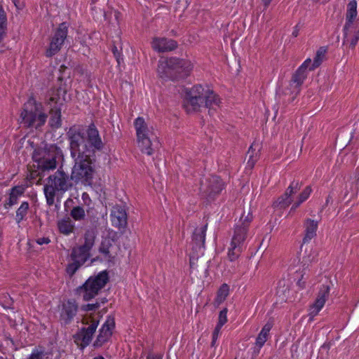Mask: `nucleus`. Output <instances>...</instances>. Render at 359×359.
<instances>
[{
	"mask_svg": "<svg viewBox=\"0 0 359 359\" xmlns=\"http://www.w3.org/2000/svg\"><path fill=\"white\" fill-rule=\"evenodd\" d=\"M71 157L74 160L70 179L76 184L90 186L95 176V168L90 156L102 147L98 130L93 126L87 130L86 138L79 128L72 127L68 132Z\"/></svg>",
	"mask_w": 359,
	"mask_h": 359,
	"instance_id": "obj_1",
	"label": "nucleus"
},
{
	"mask_svg": "<svg viewBox=\"0 0 359 359\" xmlns=\"http://www.w3.org/2000/svg\"><path fill=\"white\" fill-rule=\"evenodd\" d=\"M210 97L217 102L213 91L201 85L194 86L186 92L184 107L188 113L198 111L203 104H210Z\"/></svg>",
	"mask_w": 359,
	"mask_h": 359,
	"instance_id": "obj_2",
	"label": "nucleus"
},
{
	"mask_svg": "<svg viewBox=\"0 0 359 359\" xmlns=\"http://www.w3.org/2000/svg\"><path fill=\"white\" fill-rule=\"evenodd\" d=\"M20 117V123L25 127L35 128L44 125L47 118L41 104L37 102L34 98H29L24 104Z\"/></svg>",
	"mask_w": 359,
	"mask_h": 359,
	"instance_id": "obj_3",
	"label": "nucleus"
},
{
	"mask_svg": "<svg viewBox=\"0 0 359 359\" xmlns=\"http://www.w3.org/2000/svg\"><path fill=\"white\" fill-rule=\"evenodd\" d=\"M69 187L68 176L65 172L59 170L54 175H50L43 189L47 203L53 204L56 192L65 191Z\"/></svg>",
	"mask_w": 359,
	"mask_h": 359,
	"instance_id": "obj_4",
	"label": "nucleus"
},
{
	"mask_svg": "<svg viewBox=\"0 0 359 359\" xmlns=\"http://www.w3.org/2000/svg\"><path fill=\"white\" fill-rule=\"evenodd\" d=\"M66 95L67 90L62 86L51 90L48 94V104L51 107L50 124L52 127L58 128L60 126V106L66 100Z\"/></svg>",
	"mask_w": 359,
	"mask_h": 359,
	"instance_id": "obj_5",
	"label": "nucleus"
},
{
	"mask_svg": "<svg viewBox=\"0 0 359 359\" xmlns=\"http://www.w3.org/2000/svg\"><path fill=\"white\" fill-rule=\"evenodd\" d=\"M100 315L97 313H88L82 320L84 327L77 334V337L81 341V345L88 346L93 338L100 321Z\"/></svg>",
	"mask_w": 359,
	"mask_h": 359,
	"instance_id": "obj_6",
	"label": "nucleus"
},
{
	"mask_svg": "<svg viewBox=\"0 0 359 359\" xmlns=\"http://www.w3.org/2000/svg\"><path fill=\"white\" fill-rule=\"evenodd\" d=\"M107 281L108 275L106 271H102L95 276H90L81 288L83 299L88 301L93 298Z\"/></svg>",
	"mask_w": 359,
	"mask_h": 359,
	"instance_id": "obj_7",
	"label": "nucleus"
},
{
	"mask_svg": "<svg viewBox=\"0 0 359 359\" xmlns=\"http://www.w3.org/2000/svg\"><path fill=\"white\" fill-rule=\"evenodd\" d=\"M95 238V235L94 231H86L84 236V243L72 250V260L80 264H83L90 257V251L94 245Z\"/></svg>",
	"mask_w": 359,
	"mask_h": 359,
	"instance_id": "obj_8",
	"label": "nucleus"
},
{
	"mask_svg": "<svg viewBox=\"0 0 359 359\" xmlns=\"http://www.w3.org/2000/svg\"><path fill=\"white\" fill-rule=\"evenodd\" d=\"M67 33L68 25L66 22L61 23L56 29L46 49V55L47 57H52L60 50L67 39Z\"/></svg>",
	"mask_w": 359,
	"mask_h": 359,
	"instance_id": "obj_9",
	"label": "nucleus"
},
{
	"mask_svg": "<svg viewBox=\"0 0 359 359\" xmlns=\"http://www.w3.org/2000/svg\"><path fill=\"white\" fill-rule=\"evenodd\" d=\"M252 219L251 215H243L237 223L231 243L243 248L247 238L248 229Z\"/></svg>",
	"mask_w": 359,
	"mask_h": 359,
	"instance_id": "obj_10",
	"label": "nucleus"
},
{
	"mask_svg": "<svg viewBox=\"0 0 359 359\" xmlns=\"http://www.w3.org/2000/svg\"><path fill=\"white\" fill-rule=\"evenodd\" d=\"M62 151L56 147H51L48 153H46L41 158L35 161L38 162V167L43 171H49L56 168L57 158L62 156Z\"/></svg>",
	"mask_w": 359,
	"mask_h": 359,
	"instance_id": "obj_11",
	"label": "nucleus"
},
{
	"mask_svg": "<svg viewBox=\"0 0 359 359\" xmlns=\"http://www.w3.org/2000/svg\"><path fill=\"white\" fill-rule=\"evenodd\" d=\"M224 188V183L217 176H211L202 181L200 190L208 197H213L219 194Z\"/></svg>",
	"mask_w": 359,
	"mask_h": 359,
	"instance_id": "obj_12",
	"label": "nucleus"
},
{
	"mask_svg": "<svg viewBox=\"0 0 359 359\" xmlns=\"http://www.w3.org/2000/svg\"><path fill=\"white\" fill-rule=\"evenodd\" d=\"M170 65L175 78L176 76L180 78L187 76L193 69V64L191 61L185 59L171 57Z\"/></svg>",
	"mask_w": 359,
	"mask_h": 359,
	"instance_id": "obj_13",
	"label": "nucleus"
},
{
	"mask_svg": "<svg viewBox=\"0 0 359 359\" xmlns=\"http://www.w3.org/2000/svg\"><path fill=\"white\" fill-rule=\"evenodd\" d=\"M330 287L327 285H323L320 287L315 302L309 309V316L311 320L316 316L323 309L329 296Z\"/></svg>",
	"mask_w": 359,
	"mask_h": 359,
	"instance_id": "obj_14",
	"label": "nucleus"
},
{
	"mask_svg": "<svg viewBox=\"0 0 359 359\" xmlns=\"http://www.w3.org/2000/svg\"><path fill=\"white\" fill-rule=\"evenodd\" d=\"M115 323L114 318L108 316L104 323L99 330V334L95 341L93 346L100 347L105 344L111 337Z\"/></svg>",
	"mask_w": 359,
	"mask_h": 359,
	"instance_id": "obj_15",
	"label": "nucleus"
},
{
	"mask_svg": "<svg viewBox=\"0 0 359 359\" xmlns=\"http://www.w3.org/2000/svg\"><path fill=\"white\" fill-rule=\"evenodd\" d=\"M99 251L107 261H112L117 255L118 248L110 236L103 237Z\"/></svg>",
	"mask_w": 359,
	"mask_h": 359,
	"instance_id": "obj_16",
	"label": "nucleus"
},
{
	"mask_svg": "<svg viewBox=\"0 0 359 359\" xmlns=\"http://www.w3.org/2000/svg\"><path fill=\"white\" fill-rule=\"evenodd\" d=\"M137 137L154 136L153 126L146 121L143 117H137L134 121Z\"/></svg>",
	"mask_w": 359,
	"mask_h": 359,
	"instance_id": "obj_17",
	"label": "nucleus"
},
{
	"mask_svg": "<svg viewBox=\"0 0 359 359\" xmlns=\"http://www.w3.org/2000/svg\"><path fill=\"white\" fill-rule=\"evenodd\" d=\"M112 225L121 228L127 224V215L126 210L121 206H114L111 212Z\"/></svg>",
	"mask_w": 359,
	"mask_h": 359,
	"instance_id": "obj_18",
	"label": "nucleus"
},
{
	"mask_svg": "<svg viewBox=\"0 0 359 359\" xmlns=\"http://www.w3.org/2000/svg\"><path fill=\"white\" fill-rule=\"evenodd\" d=\"M205 231L206 226H202L196 229L193 235V241L194 242L193 249L197 251L198 256L203 254Z\"/></svg>",
	"mask_w": 359,
	"mask_h": 359,
	"instance_id": "obj_19",
	"label": "nucleus"
},
{
	"mask_svg": "<svg viewBox=\"0 0 359 359\" xmlns=\"http://www.w3.org/2000/svg\"><path fill=\"white\" fill-rule=\"evenodd\" d=\"M151 46L158 52H165L174 50L177 47V43L165 38H154Z\"/></svg>",
	"mask_w": 359,
	"mask_h": 359,
	"instance_id": "obj_20",
	"label": "nucleus"
},
{
	"mask_svg": "<svg viewBox=\"0 0 359 359\" xmlns=\"http://www.w3.org/2000/svg\"><path fill=\"white\" fill-rule=\"evenodd\" d=\"M357 6L358 4L355 0L351 1L347 5L346 23L344 25L346 29L358 26L354 23L358 15Z\"/></svg>",
	"mask_w": 359,
	"mask_h": 359,
	"instance_id": "obj_21",
	"label": "nucleus"
},
{
	"mask_svg": "<svg viewBox=\"0 0 359 359\" xmlns=\"http://www.w3.org/2000/svg\"><path fill=\"white\" fill-rule=\"evenodd\" d=\"M157 72L158 76L163 79H174L172 67L170 65V58H162L159 60Z\"/></svg>",
	"mask_w": 359,
	"mask_h": 359,
	"instance_id": "obj_22",
	"label": "nucleus"
},
{
	"mask_svg": "<svg viewBox=\"0 0 359 359\" xmlns=\"http://www.w3.org/2000/svg\"><path fill=\"white\" fill-rule=\"evenodd\" d=\"M300 189V184L293 181L285 193L279 198V203L283 206H288L293 202L292 195L296 194Z\"/></svg>",
	"mask_w": 359,
	"mask_h": 359,
	"instance_id": "obj_23",
	"label": "nucleus"
},
{
	"mask_svg": "<svg viewBox=\"0 0 359 359\" xmlns=\"http://www.w3.org/2000/svg\"><path fill=\"white\" fill-rule=\"evenodd\" d=\"M344 43L349 44L351 48H354L359 40V27H353L346 29L344 27Z\"/></svg>",
	"mask_w": 359,
	"mask_h": 359,
	"instance_id": "obj_24",
	"label": "nucleus"
},
{
	"mask_svg": "<svg viewBox=\"0 0 359 359\" xmlns=\"http://www.w3.org/2000/svg\"><path fill=\"white\" fill-rule=\"evenodd\" d=\"M77 306L74 302L68 301L64 304L61 313V319L65 323H67L76 315Z\"/></svg>",
	"mask_w": 359,
	"mask_h": 359,
	"instance_id": "obj_25",
	"label": "nucleus"
},
{
	"mask_svg": "<svg viewBox=\"0 0 359 359\" xmlns=\"http://www.w3.org/2000/svg\"><path fill=\"white\" fill-rule=\"evenodd\" d=\"M318 222L308 219L304 222L305 235L303 238L304 243L311 241L316 234Z\"/></svg>",
	"mask_w": 359,
	"mask_h": 359,
	"instance_id": "obj_26",
	"label": "nucleus"
},
{
	"mask_svg": "<svg viewBox=\"0 0 359 359\" xmlns=\"http://www.w3.org/2000/svg\"><path fill=\"white\" fill-rule=\"evenodd\" d=\"M156 135L150 137H137V142L138 147L141 151L147 154L151 155L153 154L152 142L155 139Z\"/></svg>",
	"mask_w": 359,
	"mask_h": 359,
	"instance_id": "obj_27",
	"label": "nucleus"
},
{
	"mask_svg": "<svg viewBox=\"0 0 359 359\" xmlns=\"http://www.w3.org/2000/svg\"><path fill=\"white\" fill-rule=\"evenodd\" d=\"M25 191V187L23 186H15L12 188L9 193L8 201L5 204V207L10 208L17 203L19 198L22 196Z\"/></svg>",
	"mask_w": 359,
	"mask_h": 359,
	"instance_id": "obj_28",
	"label": "nucleus"
},
{
	"mask_svg": "<svg viewBox=\"0 0 359 359\" xmlns=\"http://www.w3.org/2000/svg\"><path fill=\"white\" fill-rule=\"evenodd\" d=\"M273 324L271 322H268L264 325L259 333L255 342V345L257 347H258L259 350L264 345L265 342L267 341L270 330H271Z\"/></svg>",
	"mask_w": 359,
	"mask_h": 359,
	"instance_id": "obj_29",
	"label": "nucleus"
},
{
	"mask_svg": "<svg viewBox=\"0 0 359 359\" xmlns=\"http://www.w3.org/2000/svg\"><path fill=\"white\" fill-rule=\"evenodd\" d=\"M57 228L61 233L69 236L74 232V224L70 218L66 217L57 222Z\"/></svg>",
	"mask_w": 359,
	"mask_h": 359,
	"instance_id": "obj_30",
	"label": "nucleus"
},
{
	"mask_svg": "<svg viewBox=\"0 0 359 359\" xmlns=\"http://www.w3.org/2000/svg\"><path fill=\"white\" fill-rule=\"evenodd\" d=\"M306 77V74L304 72L297 69L296 73L292 76L290 86L293 89V93L297 94L299 92V86L303 83Z\"/></svg>",
	"mask_w": 359,
	"mask_h": 359,
	"instance_id": "obj_31",
	"label": "nucleus"
},
{
	"mask_svg": "<svg viewBox=\"0 0 359 359\" xmlns=\"http://www.w3.org/2000/svg\"><path fill=\"white\" fill-rule=\"evenodd\" d=\"M311 193V188L310 187H306L299 196L297 201L293 203L290 213L294 211L303 202L307 200Z\"/></svg>",
	"mask_w": 359,
	"mask_h": 359,
	"instance_id": "obj_32",
	"label": "nucleus"
},
{
	"mask_svg": "<svg viewBox=\"0 0 359 359\" xmlns=\"http://www.w3.org/2000/svg\"><path fill=\"white\" fill-rule=\"evenodd\" d=\"M229 292V287L226 284L222 285L217 293V297L215 299V304L219 306L221 304L227 297Z\"/></svg>",
	"mask_w": 359,
	"mask_h": 359,
	"instance_id": "obj_33",
	"label": "nucleus"
},
{
	"mask_svg": "<svg viewBox=\"0 0 359 359\" xmlns=\"http://www.w3.org/2000/svg\"><path fill=\"white\" fill-rule=\"evenodd\" d=\"M325 53L326 49L324 47H321L317 50L313 62L312 63V67H310V69H314L321 64L325 58Z\"/></svg>",
	"mask_w": 359,
	"mask_h": 359,
	"instance_id": "obj_34",
	"label": "nucleus"
},
{
	"mask_svg": "<svg viewBox=\"0 0 359 359\" xmlns=\"http://www.w3.org/2000/svg\"><path fill=\"white\" fill-rule=\"evenodd\" d=\"M29 209V204L27 202H23L20 208L16 211L15 219L18 223H20L25 218Z\"/></svg>",
	"mask_w": 359,
	"mask_h": 359,
	"instance_id": "obj_35",
	"label": "nucleus"
},
{
	"mask_svg": "<svg viewBox=\"0 0 359 359\" xmlns=\"http://www.w3.org/2000/svg\"><path fill=\"white\" fill-rule=\"evenodd\" d=\"M242 250H243V248L236 245H232L231 243V247L228 251L229 259L231 261L235 260L239 256Z\"/></svg>",
	"mask_w": 359,
	"mask_h": 359,
	"instance_id": "obj_36",
	"label": "nucleus"
},
{
	"mask_svg": "<svg viewBox=\"0 0 359 359\" xmlns=\"http://www.w3.org/2000/svg\"><path fill=\"white\" fill-rule=\"evenodd\" d=\"M46 353L42 348H34L26 359H43Z\"/></svg>",
	"mask_w": 359,
	"mask_h": 359,
	"instance_id": "obj_37",
	"label": "nucleus"
},
{
	"mask_svg": "<svg viewBox=\"0 0 359 359\" xmlns=\"http://www.w3.org/2000/svg\"><path fill=\"white\" fill-rule=\"evenodd\" d=\"M71 215L75 220H81L84 218L86 214L83 208L77 206L72 210Z\"/></svg>",
	"mask_w": 359,
	"mask_h": 359,
	"instance_id": "obj_38",
	"label": "nucleus"
},
{
	"mask_svg": "<svg viewBox=\"0 0 359 359\" xmlns=\"http://www.w3.org/2000/svg\"><path fill=\"white\" fill-rule=\"evenodd\" d=\"M293 262L294 263L297 262V264L293 266V264H290V270L292 271L296 267H298V269L295 271V273H297V276H296V277L294 278L297 279V283L299 285H301V278H299V275H300L302 278H303V276H304L303 274H300L303 271L302 270V266L299 265V259L298 260L294 259Z\"/></svg>",
	"mask_w": 359,
	"mask_h": 359,
	"instance_id": "obj_39",
	"label": "nucleus"
},
{
	"mask_svg": "<svg viewBox=\"0 0 359 359\" xmlns=\"http://www.w3.org/2000/svg\"><path fill=\"white\" fill-rule=\"evenodd\" d=\"M227 321V309H224L219 312L217 325L222 327Z\"/></svg>",
	"mask_w": 359,
	"mask_h": 359,
	"instance_id": "obj_40",
	"label": "nucleus"
},
{
	"mask_svg": "<svg viewBox=\"0 0 359 359\" xmlns=\"http://www.w3.org/2000/svg\"><path fill=\"white\" fill-rule=\"evenodd\" d=\"M81 264L77 263L75 261H73V262L68 265L67 271V273L70 275H72L75 273V271L79 268V266Z\"/></svg>",
	"mask_w": 359,
	"mask_h": 359,
	"instance_id": "obj_41",
	"label": "nucleus"
},
{
	"mask_svg": "<svg viewBox=\"0 0 359 359\" xmlns=\"http://www.w3.org/2000/svg\"><path fill=\"white\" fill-rule=\"evenodd\" d=\"M312 67L311 60L310 58L306 59L303 64L299 67L300 72H306L307 69L311 70L310 67Z\"/></svg>",
	"mask_w": 359,
	"mask_h": 359,
	"instance_id": "obj_42",
	"label": "nucleus"
},
{
	"mask_svg": "<svg viewBox=\"0 0 359 359\" xmlns=\"http://www.w3.org/2000/svg\"><path fill=\"white\" fill-rule=\"evenodd\" d=\"M214 95L217 100V102H214L213 99L212 98H210L209 99L210 100V104H204L206 107L208 108H212V109H215L216 107H218L219 104V102H220V100L219 98L218 97V96L214 93Z\"/></svg>",
	"mask_w": 359,
	"mask_h": 359,
	"instance_id": "obj_43",
	"label": "nucleus"
},
{
	"mask_svg": "<svg viewBox=\"0 0 359 359\" xmlns=\"http://www.w3.org/2000/svg\"><path fill=\"white\" fill-rule=\"evenodd\" d=\"M221 328H222V327H220L219 325H217L215 327V330L213 331V333H212V346H215V345L216 341H217V339L219 337Z\"/></svg>",
	"mask_w": 359,
	"mask_h": 359,
	"instance_id": "obj_44",
	"label": "nucleus"
},
{
	"mask_svg": "<svg viewBox=\"0 0 359 359\" xmlns=\"http://www.w3.org/2000/svg\"><path fill=\"white\" fill-rule=\"evenodd\" d=\"M99 306L98 304H88L83 306V310L89 312L95 311Z\"/></svg>",
	"mask_w": 359,
	"mask_h": 359,
	"instance_id": "obj_45",
	"label": "nucleus"
},
{
	"mask_svg": "<svg viewBox=\"0 0 359 359\" xmlns=\"http://www.w3.org/2000/svg\"><path fill=\"white\" fill-rule=\"evenodd\" d=\"M36 241L39 245L48 244L50 242V239L47 237L39 238Z\"/></svg>",
	"mask_w": 359,
	"mask_h": 359,
	"instance_id": "obj_46",
	"label": "nucleus"
},
{
	"mask_svg": "<svg viewBox=\"0 0 359 359\" xmlns=\"http://www.w3.org/2000/svg\"><path fill=\"white\" fill-rule=\"evenodd\" d=\"M147 359H163V355L158 353H149L147 356Z\"/></svg>",
	"mask_w": 359,
	"mask_h": 359,
	"instance_id": "obj_47",
	"label": "nucleus"
},
{
	"mask_svg": "<svg viewBox=\"0 0 359 359\" xmlns=\"http://www.w3.org/2000/svg\"><path fill=\"white\" fill-rule=\"evenodd\" d=\"M252 153H253L252 147H251L248 151V154H250V158L248 161V164H249L250 166H252L256 161V159L252 158Z\"/></svg>",
	"mask_w": 359,
	"mask_h": 359,
	"instance_id": "obj_48",
	"label": "nucleus"
},
{
	"mask_svg": "<svg viewBox=\"0 0 359 359\" xmlns=\"http://www.w3.org/2000/svg\"><path fill=\"white\" fill-rule=\"evenodd\" d=\"M197 259V257H195V255H191L190 257V265L191 266H193V265L194 264V261Z\"/></svg>",
	"mask_w": 359,
	"mask_h": 359,
	"instance_id": "obj_49",
	"label": "nucleus"
},
{
	"mask_svg": "<svg viewBox=\"0 0 359 359\" xmlns=\"http://www.w3.org/2000/svg\"><path fill=\"white\" fill-rule=\"evenodd\" d=\"M113 13H114L116 20L117 21V22H118V18H119V15H120L119 12H118L117 11H114Z\"/></svg>",
	"mask_w": 359,
	"mask_h": 359,
	"instance_id": "obj_50",
	"label": "nucleus"
},
{
	"mask_svg": "<svg viewBox=\"0 0 359 359\" xmlns=\"http://www.w3.org/2000/svg\"><path fill=\"white\" fill-rule=\"evenodd\" d=\"M262 1H263L264 6L267 7L270 4V3L272 1V0H262Z\"/></svg>",
	"mask_w": 359,
	"mask_h": 359,
	"instance_id": "obj_51",
	"label": "nucleus"
},
{
	"mask_svg": "<svg viewBox=\"0 0 359 359\" xmlns=\"http://www.w3.org/2000/svg\"><path fill=\"white\" fill-rule=\"evenodd\" d=\"M297 34H298L297 31H294V32L292 33V35H293L294 36H297Z\"/></svg>",
	"mask_w": 359,
	"mask_h": 359,
	"instance_id": "obj_52",
	"label": "nucleus"
},
{
	"mask_svg": "<svg viewBox=\"0 0 359 359\" xmlns=\"http://www.w3.org/2000/svg\"><path fill=\"white\" fill-rule=\"evenodd\" d=\"M85 196H87V194H83V198H84Z\"/></svg>",
	"mask_w": 359,
	"mask_h": 359,
	"instance_id": "obj_53",
	"label": "nucleus"
},
{
	"mask_svg": "<svg viewBox=\"0 0 359 359\" xmlns=\"http://www.w3.org/2000/svg\"><path fill=\"white\" fill-rule=\"evenodd\" d=\"M117 51V49H115L114 51V53L116 54V52Z\"/></svg>",
	"mask_w": 359,
	"mask_h": 359,
	"instance_id": "obj_54",
	"label": "nucleus"
},
{
	"mask_svg": "<svg viewBox=\"0 0 359 359\" xmlns=\"http://www.w3.org/2000/svg\"><path fill=\"white\" fill-rule=\"evenodd\" d=\"M117 51V49H115L114 51V53L116 54V52Z\"/></svg>",
	"mask_w": 359,
	"mask_h": 359,
	"instance_id": "obj_55",
	"label": "nucleus"
},
{
	"mask_svg": "<svg viewBox=\"0 0 359 359\" xmlns=\"http://www.w3.org/2000/svg\"><path fill=\"white\" fill-rule=\"evenodd\" d=\"M117 51V49H115L114 51V53L116 54V52Z\"/></svg>",
	"mask_w": 359,
	"mask_h": 359,
	"instance_id": "obj_56",
	"label": "nucleus"
}]
</instances>
